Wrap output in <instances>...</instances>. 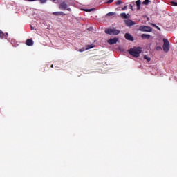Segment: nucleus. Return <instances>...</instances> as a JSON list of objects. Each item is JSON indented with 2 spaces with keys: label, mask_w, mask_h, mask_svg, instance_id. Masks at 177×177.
Segmentation results:
<instances>
[{
  "label": "nucleus",
  "mask_w": 177,
  "mask_h": 177,
  "mask_svg": "<svg viewBox=\"0 0 177 177\" xmlns=\"http://www.w3.org/2000/svg\"><path fill=\"white\" fill-rule=\"evenodd\" d=\"M120 16H121L122 18H123V19H127V14L126 13L120 14Z\"/></svg>",
  "instance_id": "nucleus-17"
},
{
  "label": "nucleus",
  "mask_w": 177,
  "mask_h": 177,
  "mask_svg": "<svg viewBox=\"0 0 177 177\" xmlns=\"http://www.w3.org/2000/svg\"><path fill=\"white\" fill-rule=\"evenodd\" d=\"M94 47H95V46H93L88 45V46H86V48H82L81 49L78 50V52H80V53H83V52H84V50H88L91 49V48H94Z\"/></svg>",
  "instance_id": "nucleus-8"
},
{
  "label": "nucleus",
  "mask_w": 177,
  "mask_h": 177,
  "mask_svg": "<svg viewBox=\"0 0 177 177\" xmlns=\"http://www.w3.org/2000/svg\"><path fill=\"white\" fill-rule=\"evenodd\" d=\"M47 0H39V3H41V4H44V3H46V1Z\"/></svg>",
  "instance_id": "nucleus-20"
},
{
  "label": "nucleus",
  "mask_w": 177,
  "mask_h": 177,
  "mask_svg": "<svg viewBox=\"0 0 177 177\" xmlns=\"http://www.w3.org/2000/svg\"><path fill=\"white\" fill-rule=\"evenodd\" d=\"M126 8H127V6L123 7V8H122V10H124V9H126Z\"/></svg>",
  "instance_id": "nucleus-28"
},
{
  "label": "nucleus",
  "mask_w": 177,
  "mask_h": 177,
  "mask_svg": "<svg viewBox=\"0 0 177 177\" xmlns=\"http://www.w3.org/2000/svg\"><path fill=\"white\" fill-rule=\"evenodd\" d=\"M138 31L143 32H151V28L147 26H140L138 28Z\"/></svg>",
  "instance_id": "nucleus-3"
},
{
  "label": "nucleus",
  "mask_w": 177,
  "mask_h": 177,
  "mask_svg": "<svg viewBox=\"0 0 177 177\" xmlns=\"http://www.w3.org/2000/svg\"><path fill=\"white\" fill-rule=\"evenodd\" d=\"M143 59H145V60H147V62H150V57H148V56L147 55H144L143 56Z\"/></svg>",
  "instance_id": "nucleus-16"
},
{
  "label": "nucleus",
  "mask_w": 177,
  "mask_h": 177,
  "mask_svg": "<svg viewBox=\"0 0 177 177\" xmlns=\"http://www.w3.org/2000/svg\"><path fill=\"white\" fill-rule=\"evenodd\" d=\"M114 0H108V1H106V4H110L111 3H113Z\"/></svg>",
  "instance_id": "nucleus-23"
},
{
  "label": "nucleus",
  "mask_w": 177,
  "mask_h": 177,
  "mask_svg": "<svg viewBox=\"0 0 177 177\" xmlns=\"http://www.w3.org/2000/svg\"><path fill=\"white\" fill-rule=\"evenodd\" d=\"M116 42H118V38H116V37L113 39H109L107 40L108 44H110V45L115 44Z\"/></svg>",
  "instance_id": "nucleus-6"
},
{
  "label": "nucleus",
  "mask_w": 177,
  "mask_h": 177,
  "mask_svg": "<svg viewBox=\"0 0 177 177\" xmlns=\"http://www.w3.org/2000/svg\"><path fill=\"white\" fill-rule=\"evenodd\" d=\"M140 53H142V48L133 47L129 50V54L135 58L140 57Z\"/></svg>",
  "instance_id": "nucleus-1"
},
{
  "label": "nucleus",
  "mask_w": 177,
  "mask_h": 177,
  "mask_svg": "<svg viewBox=\"0 0 177 177\" xmlns=\"http://www.w3.org/2000/svg\"><path fill=\"white\" fill-rule=\"evenodd\" d=\"M93 11V9H86V10H84V12H92Z\"/></svg>",
  "instance_id": "nucleus-24"
},
{
  "label": "nucleus",
  "mask_w": 177,
  "mask_h": 177,
  "mask_svg": "<svg viewBox=\"0 0 177 177\" xmlns=\"http://www.w3.org/2000/svg\"><path fill=\"white\" fill-rule=\"evenodd\" d=\"M50 67H51V68H53V65H51V66H50Z\"/></svg>",
  "instance_id": "nucleus-29"
},
{
  "label": "nucleus",
  "mask_w": 177,
  "mask_h": 177,
  "mask_svg": "<svg viewBox=\"0 0 177 177\" xmlns=\"http://www.w3.org/2000/svg\"><path fill=\"white\" fill-rule=\"evenodd\" d=\"M142 39H150V35H145V34H142Z\"/></svg>",
  "instance_id": "nucleus-13"
},
{
  "label": "nucleus",
  "mask_w": 177,
  "mask_h": 177,
  "mask_svg": "<svg viewBox=\"0 0 177 177\" xmlns=\"http://www.w3.org/2000/svg\"><path fill=\"white\" fill-rule=\"evenodd\" d=\"M59 9L71 12V8H68V4H66L65 2H62L59 4Z\"/></svg>",
  "instance_id": "nucleus-5"
},
{
  "label": "nucleus",
  "mask_w": 177,
  "mask_h": 177,
  "mask_svg": "<svg viewBox=\"0 0 177 177\" xmlns=\"http://www.w3.org/2000/svg\"><path fill=\"white\" fill-rule=\"evenodd\" d=\"M125 39L130 41H133V37L129 33H125Z\"/></svg>",
  "instance_id": "nucleus-9"
},
{
  "label": "nucleus",
  "mask_w": 177,
  "mask_h": 177,
  "mask_svg": "<svg viewBox=\"0 0 177 177\" xmlns=\"http://www.w3.org/2000/svg\"><path fill=\"white\" fill-rule=\"evenodd\" d=\"M120 4H122V1L118 0V1H116V6H119Z\"/></svg>",
  "instance_id": "nucleus-21"
},
{
  "label": "nucleus",
  "mask_w": 177,
  "mask_h": 177,
  "mask_svg": "<svg viewBox=\"0 0 177 177\" xmlns=\"http://www.w3.org/2000/svg\"><path fill=\"white\" fill-rule=\"evenodd\" d=\"M53 15H55V16H57V15L65 16L66 14L63 13V12H53Z\"/></svg>",
  "instance_id": "nucleus-11"
},
{
  "label": "nucleus",
  "mask_w": 177,
  "mask_h": 177,
  "mask_svg": "<svg viewBox=\"0 0 177 177\" xmlns=\"http://www.w3.org/2000/svg\"><path fill=\"white\" fill-rule=\"evenodd\" d=\"M125 25L128 27H131V26L135 25V22L130 19H127V20H125Z\"/></svg>",
  "instance_id": "nucleus-7"
},
{
  "label": "nucleus",
  "mask_w": 177,
  "mask_h": 177,
  "mask_svg": "<svg viewBox=\"0 0 177 177\" xmlns=\"http://www.w3.org/2000/svg\"><path fill=\"white\" fill-rule=\"evenodd\" d=\"M135 3L137 4V10H140V0H137V1L135 2Z\"/></svg>",
  "instance_id": "nucleus-15"
},
{
  "label": "nucleus",
  "mask_w": 177,
  "mask_h": 177,
  "mask_svg": "<svg viewBox=\"0 0 177 177\" xmlns=\"http://www.w3.org/2000/svg\"><path fill=\"white\" fill-rule=\"evenodd\" d=\"M33 44H34V42L32 41V39H28L27 40H26V46H32Z\"/></svg>",
  "instance_id": "nucleus-10"
},
{
  "label": "nucleus",
  "mask_w": 177,
  "mask_h": 177,
  "mask_svg": "<svg viewBox=\"0 0 177 177\" xmlns=\"http://www.w3.org/2000/svg\"><path fill=\"white\" fill-rule=\"evenodd\" d=\"M150 3V1L149 0H144L143 2H142V4L145 5V6H147L148 5V3Z\"/></svg>",
  "instance_id": "nucleus-14"
},
{
  "label": "nucleus",
  "mask_w": 177,
  "mask_h": 177,
  "mask_svg": "<svg viewBox=\"0 0 177 177\" xmlns=\"http://www.w3.org/2000/svg\"><path fill=\"white\" fill-rule=\"evenodd\" d=\"M114 15V13H113V12H109V13H107L106 14V16H108V17H111V16H113Z\"/></svg>",
  "instance_id": "nucleus-22"
},
{
  "label": "nucleus",
  "mask_w": 177,
  "mask_h": 177,
  "mask_svg": "<svg viewBox=\"0 0 177 177\" xmlns=\"http://www.w3.org/2000/svg\"><path fill=\"white\" fill-rule=\"evenodd\" d=\"M8 35V33L4 34V32H2L1 30H0V38L1 39H4L6 36Z\"/></svg>",
  "instance_id": "nucleus-12"
},
{
  "label": "nucleus",
  "mask_w": 177,
  "mask_h": 177,
  "mask_svg": "<svg viewBox=\"0 0 177 177\" xmlns=\"http://www.w3.org/2000/svg\"><path fill=\"white\" fill-rule=\"evenodd\" d=\"M56 0H53V1H55Z\"/></svg>",
  "instance_id": "nucleus-30"
},
{
  "label": "nucleus",
  "mask_w": 177,
  "mask_h": 177,
  "mask_svg": "<svg viewBox=\"0 0 177 177\" xmlns=\"http://www.w3.org/2000/svg\"><path fill=\"white\" fill-rule=\"evenodd\" d=\"M170 46L169 43H168V40L167 39H163V52L168 53V50H169Z\"/></svg>",
  "instance_id": "nucleus-4"
},
{
  "label": "nucleus",
  "mask_w": 177,
  "mask_h": 177,
  "mask_svg": "<svg viewBox=\"0 0 177 177\" xmlns=\"http://www.w3.org/2000/svg\"><path fill=\"white\" fill-rule=\"evenodd\" d=\"M129 7H130V10H133V6H131V5H130V6H129Z\"/></svg>",
  "instance_id": "nucleus-27"
},
{
  "label": "nucleus",
  "mask_w": 177,
  "mask_h": 177,
  "mask_svg": "<svg viewBox=\"0 0 177 177\" xmlns=\"http://www.w3.org/2000/svg\"><path fill=\"white\" fill-rule=\"evenodd\" d=\"M172 6H177V2L172 1Z\"/></svg>",
  "instance_id": "nucleus-25"
},
{
  "label": "nucleus",
  "mask_w": 177,
  "mask_h": 177,
  "mask_svg": "<svg viewBox=\"0 0 177 177\" xmlns=\"http://www.w3.org/2000/svg\"><path fill=\"white\" fill-rule=\"evenodd\" d=\"M151 25H152V26L155 27V28H156L157 30H160V28L158 26H157V25H155L154 24H152Z\"/></svg>",
  "instance_id": "nucleus-19"
},
{
  "label": "nucleus",
  "mask_w": 177,
  "mask_h": 177,
  "mask_svg": "<svg viewBox=\"0 0 177 177\" xmlns=\"http://www.w3.org/2000/svg\"><path fill=\"white\" fill-rule=\"evenodd\" d=\"M155 50H157V51L162 50V47H160V46H157L156 48H155Z\"/></svg>",
  "instance_id": "nucleus-18"
},
{
  "label": "nucleus",
  "mask_w": 177,
  "mask_h": 177,
  "mask_svg": "<svg viewBox=\"0 0 177 177\" xmlns=\"http://www.w3.org/2000/svg\"><path fill=\"white\" fill-rule=\"evenodd\" d=\"M28 2H35V1H37V0H26Z\"/></svg>",
  "instance_id": "nucleus-26"
},
{
  "label": "nucleus",
  "mask_w": 177,
  "mask_h": 177,
  "mask_svg": "<svg viewBox=\"0 0 177 177\" xmlns=\"http://www.w3.org/2000/svg\"><path fill=\"white\" fill-rule=\"evenodd\" d=\"M105 34L109 35H118V34H120V30L108 28L105 30Z\"/></svg>",
  "instance_id": "nucleus-2"
}]
</instances>
